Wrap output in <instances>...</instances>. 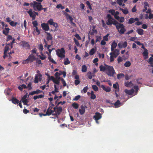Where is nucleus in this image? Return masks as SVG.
I'll list each match as a JSON object with an SVG mask.
<instances>
[{"mask_svg": "<svg viewBox=\"0 0 153 153\" xmlns=\"http://www.w3.org/2000/svg\"><path fill=\"white\" fill-rule=\"evenodd\" d=\"M87 68L86 66L85 65H83L82 66V71L83 72H85L87 71Z\"/></svg>", "mask_w": 153, "mask_h": 153, "instance_id": "nucleus-32", "label": "nucleus"}, {"mask_svg": "<svg viewBox=\"0 0 153 153\" xmlns=\"http://www.w3.org/2000/svg\"><path fill=\"white\" fill-rule=\"evenodd\" d=\"M56 8L58 9L61 8L62 9H63L65 8V7L63 6H62L61 4H58L56 6Z\"/></svg>", "mask_w": 153, "mask_h": 153, "instance_id": "nucleus-48", "label": "nucleus"}, {"mask_svg": "<svg viewBox=\"0 0 153 153\" xmlns=\"http://www.w3.org/2000/svg\"><path fill=\"white\" fill-rule=\"evenodd\" d=\"M117 46V44L116 43L115 41H114L112 44L111 45V51H113L114 49L116 48Z\"/></svg>", "mask_w": 153, "mask_h": 153, "instance_id": "nucleus-16", "label": "nucleus"}, {"mask_svg": "<svg viewBox=\"0 0 153 153\" xmlns=\"http://www.w3.org/2000/svg\"><path fill=\"white\" fill-rule=\"evenodd\" d=\"M149 63H150L153 62V58L152 57H150L149 59L147 61Z\"/></svg>", "mask_w": 153, "mask_h": 153, "instance_id": "nucleus-62", "label": "nucleus"}, {"mask_svg": "<svg viewBox=\"0 0 153 153\" xmlns=\"http://www.w3.org/2000/svg\"><path fill=\"white\" fill-rule=\"evenodd\" d=\"M109 34H107L106 35L103 37V40L104 41H108V37L109 36Z\"/></svg>", "mask_w": 153, "mask_h": 153, "instance_id": "nucleus-54", "label": "nucleus"}, {"mask_svg": "<svg viewBox=\"0 0 153 153\" xmlns=\"http://www.w3.org/2000/svg\"><path fill=\"white\" fill-rule=\"evenodd\" d=\"M121 23H123L125 21V19L123 17H120L119 20H118Z\"/></svg>", "mask_w": 153, "mask_h": 153, "instance_id": "nucleus-51", "label": "nucleus"}, {"mask_svg": "<svg viewBox=\"0 0 153 153\" xmlns=\"http://www.w3.org/2000/svg\"><path fill=\"white\" fill-rule=\"evenodd\" d=\"M88 89V86H85L83 88V89L81 91V92L82 93L83 92L84 93H85L87 92Z\"/></svg>", "mask_w": 153, "mask_h": 153, "instance_id": "nucleus-40", "label": "nucleus"}, {"mask_svg": "<svg viewBox=\"0 0 153 153\" xmlns=\"http://www.w3.org/2000/svg\"><path fill=\"white\" fill-rule=\"evenodd\" d=\"M74 42L75 44L77 46H79L80 44L78 41L76 40L75 38H74Z\"/></svg>", "mask_w": 153, "mask_h": 153, "instance_id": "nucleus-59", "label": "nucleus"}, {"mask_svg": "<svg viewBox=\"0 0 153 153\" xmlns=\"http://www.w3.org/2000/svg\"><path fill=\"white\" fill-rule=\"evenodd\" d=\"M41 54L42 56H41V55L38 56L39 57L40 59H41L42 60L45 59L46 58V56L44 55L42 53H41Z\"/></svg>", "mask_w": 153, "mask_h": 153, "instance_id": "nucleus-29", "label": "nucleus"}, {"mask_svg": "<svg viewBox=\"0 0 153 153\" xmlns=\"http://www.w3.org/2000/svg\"><path fill=\"white\" fill-rule=\"evenodd\" d=\"M131 65V63L129 61L126 62L124 64V65L126 67H129Z\"/></svg>", "mask_w": 153, "mask_h": 153, "instance_id": "nucleus-39", "label": "nucleus"}, {"mask_svg": "<svg viewBox=\"0 0 153 153\" xmlns=\"http://www.w3.org/2000/svg\"><path fill=\"white\" fill-rule=\"evenodd\" d=\"M96 50L94 48H92L91 49L90 51L89 54L90 55H93L95 52Z\"/></svg>", "mask_w": 153, "mask_h": 153, "instance_id": "nucleus-34", "label": "nucleus"}, {"mask_svg": "<svg viewBox=\"0 0 153 153\" xmlns=\"http://www.w3.org/2000/svg\"><path fill=\"white\" fill-rule=\"evenodd\" d=\"M5 30H3V33L4 34H5V35H7L9 32L10 29L8 28H5Z\"/></svg>", "mask_w": 153, "mask_h": 153, "instance_id": "nucleus-27", "label": "nucleus"}, {"mask_svg": "<svg viewBox=\"0 0 153 153\" xmlns=\"http://www.w3.org/2000/svg\"><path fill=\"white\" fill-rule=\"evenodd\" d=\"M31 85L32 83L31 82H30L28 84L27 86V88H28V90H30L32 89V87H31Z\"/></svg>", "mask_w": 153, "mask_h": 153, "instance_id": "nucleus-63", "label": "nucleus"}, {"mask_svg": "<svg viewBox=\"0 0 153 153\" xmlns=\"http://www.w3.org/2000/svg\"><path fill=\"white\" fill-rule=\"evenodd\" d=\"M66 60L65 61L64 64L65 65H67L70 63V62L68 58H67L66 59Z\"/></svg>", "mask_w": 153, "mask_h": 153, "instance_id": "nucleus-52", "label": "nucleus"}, {"mask_svg": "<svg viewBox=\"0 0 153 153\" xmlns=\"http://www.w3.org/2000/svg\"><path fill=\"white\" fill-rule=\"evenodd\" d=\"M10 49V48L9 47L7 46V45L5 46L4 47V53H7V51Z\"/></svg>", "mask_w": 153, "mask_h": 153, "instance_id": "nucleus-53", "label": "nucleus"}, {"mask_svg": "<svg viewBox=\"0 0 153 153\" xmlns=\"http://www.w3.org/2000/svg\"><path fill=\"white\" fill-rule=\"evenodd\" d=\"M34 11H33L32 9H30L28 11L27 13L29 14L30 17L32 18V20H34L36 19V15L34 13Z\"/></svg>", "mask_w": 153, "mask_h": 153, "instance_id": "nucleus-6", "label": "nucleus"}, {"mask_svg": "<svg viewBox=\"0 0 153 153\" xmlns=\"http://www.w3.org/2000/svg\"><path fill=\"white\" fill-rule=\"evenodd\" d=\"M117 87H118V84L117 83L113 85V88L115 89V90H116L117 91H119V88L118 87L117 88Z\"/></svg>", "mask_w": 153, "mask_h": 153, "instance_id": "nucleus-33", "label": "nucleus"}, {"mask_svg": "<svg viewBox=\"0 0 153 153\" xmlns=\"http://www.w3.org/2000/svg\"><path fill=\"white\" fill-rule=\"evenodd\" d=\"M10 25L13 27H15L17 25V22H14L13 21L10 22Z\"/></svg>", "mask_w": 153, "mask_h": 153, "instance_id": "nucleus-45", "label": "nucleus"}, {"mask_svg": "<svg viewBox=\"0 0 153 153\" xmlns=\"http://www.w3.org/2000/svg\"><path fill=\"white\" fill-rule=\"evenodd\" d=\"M39 109L37 108H35L33 109V110L31 111V113L32 114L36 115V112H38Z\"/></svg>", "mask_w": 153, "mask_h": 153, "instance_id": "nucleus-24", "label": "nucleus"}, {"mask_svg": "<svg viewBox=\"0 0 153 153\" xmlns=\"http://www.w3.org/2000/svg\"><path fill=\"white\" fill-rule=\"evenodd\" d=\"M104 66H103L102 65H101L100 66L99 68L100 69V70L101 71H106V69L107 68V66H108V65L105 64H104Z\"/></svg>", "mask_w": 153, "mask_h": 153, "instance_id": "nucleus-15", "label": "nucleus"}, {"mask_svg": "<svg viewBox=\"0 0 153 153\" xmlns=\"http://www.w3.org/2000/svg\"><path fill=\"white\" fill-rule=\"evenodd\" d=\"M125 76V75L123 74H119L117 75V79H120L123 77Z\"/></svg>", "mask_w": 153, "mask_h": 153, "instance_id": "nucleus-28", "label": "nucleus"}, {"mask_svg": "<svg viewBox=\"0 0 153 153\" xmlns=\"http://www.w3.org/2000/svg\"><path fill=\"white\" fill-rule=\"evenodd\" d=\"M51 109V106H49L48 109L46 112H48V113L49 114V115H51L52 113L53 112V110Z\"/></svg>", "mask_w": 153, "mask_h": 153, "instance_id": "nucleus-30", "label": "nucleus"}, {"mask_svg": "<svg viewBox=\"0 0 153 153\" xmlns=\"http://www.w3.org/2000/svg\"><path fill=\"white\" fill-rule=\"evenodd\" d=\"M10 89L9 88H7L5 90L4 93L6 95H10Z\"/></svg>", "mask_w": 153, "mask_h": 153, "instance_id": "nucleus-37", "label": "nucleus"}, {"mask_svg": "<svg viewBox=\"0 0 153 153\" xmlns=\"http://www.w3.org/2000/svg\"><path fill=\"white\" fill-rule=\"evenodd\" d=\"M57 79H55L53 82L56 84L59 85V84L60 79L61 78L60 77H59Z\"/></svg>", "mask_w": 153, "mask_h": 153, "instance_id": "nucleus-31", "label": "nucleus"}, {"mask_svg": "<svg viewBox=\"0 0 153 153\" xmlns=\"http://www.w3.org/2000/svg\"><path fill=\"white\" fill-rule=\"evenodd\" d=\"M72 106L75 109H76L78 108L79 104L77 103L74 102L72 104Z\"/></svg>", "mask_w": 153, "mask_h": 153, "instance_id": "nucleus-42", "label": "nucleus"}, {"mask_svg": "<svg viewBox=\"0 0 153 153\" xmlns=\"http://www.w3.org/2000/svg\"><path fill=\"white\" fill-rule=\"evenodd\" d=\"M62 111V108L61 107H58L56 111L55 114H53V115H54L56 116V117H57L59 115Z\"/></svg>", "mask_w": 153, "mask_h": 153, "instance_id": "nucleus-9", "label": "nucleus"}, {"mask_svg": "<svg viewBox=\"0 0 153 153\" xmlns=\"http://www.w3.org/2000/svg\"><path fill=\"white\" fill-rule=\"evenodd\" d=\"M36 62L37 64H41L42 65V62H41V61L38 59V58H36Z\"/></svg>", "mask_w": 153, "mask_h": 153, "instance_id": "nucleus-57", "label": "nucleus"}, {"mask_svg": "<svg viewBox=\"0 0 153 153\" xmlns=\"http://www.w3.org/2000/svg\"><path fill=\"white\" fill-rule=\"evenodd\" d=\"M11 101L12 103L15 104H18L19 102L17 99L14 97L12 98Z\"/></svg>", "mask_w": 153, "mask_h": 153, "instance_id": "nucleus-20", "label": "nucleus"}, {"mask_svg": "<svg viewBox=\"0 0 153 153\" xmlns=\"http://www.w3.org/2000/svg\"><path fill=\"white\" fill-rule=\"evenodd\" d=\"M80 97L81 96L80 95H78L76 96L73 100L74 101H77L80 98Z\"/></svg>", "mask_w": 153, "mask_h": 153, "instance_id": "nucleus-56", "label": "nucleus"}, {"mask_svg": "<svg viewBox=\"0 0 153 153\" xmlns=\"http://www.w3.org/2000/svg\"><path fill=\"white\" fill-rule=\"evenodd\" d=\"M48 22L50 25H53V23L54 22H53V19H49V20L48 21Z\"/></svg>", "mask_w": 153, "mask_h": 153, "instance_id": "nucleus-58", "label": "nucleus"}, {"mask_svg": "<svg viewBox=\"0 0 153 153\" xmlns=\"http://www.w3.org/2000/svg\"><path fill=\"white\" fill-rule=\"evenodd\" d=\"M35 56L32 55H30L26 59V60H28L29 62H32L33 61L36 60Z\"/></svg>", "mask_w": 153, "mask_h": 153, "instance_id": "nucleus-10", "label": "nucleus"}, {"mask_svg": "<svg viewBox=\"0 0 153 153\" xmlns=\"http://www.w3.org/2000/svg\"><path fill=\"white\" fill-rule=\"evenodd\" d=\"M41 27L43 30L45 31H48L49 30V27L47 24L45 23L41 24Z\"/></svg>", "mask_w": 153, "mask_h": 153, "instance_id": "nucleus-12", "label": "nucleus"}, {"mask_svg": "<svg viewBox=\"0 0 153 153\" xmlns=\"http://www.w3.org/2000/svg\"><path fill=\"white\" fill-rule=\"evenodd\" d=\"M101 87L102 88L103 90L107 92H110L111 91V88L109 86H105L103 85H102Z\"/></svg>", "mask_w": 153, "mask_h": 153, "instance_id": "nucleus-11", "label": "nucleus"}, {"mask_svg": "<svg viewBox=\"0 0 153 153\" xmlns=\"http://www.w3.org/2000/svg\"><path fill=\"white\" fill-rule=\"evenodd\" d=\"M23 103L25 105H27V103L28 102V101L27 100H22Z\"/></svg>", "mask_w": 153, "mask_h": 153, "instance_id": "nucleus-61", "label": "nucleus"}, {"mask_svg": "<svg viewBox=\"0 0 153 153\" xmlns=\"http://www.w3.org/2000/svg\"><path fill=\"white\" fill-rule=\"evenodd\" d=\"M56 55L58 56L62 59L65 57V51L64 48H62L60 49H58L56 51Z\"/></svg>", "mask_w": 153, "mask_h": 153, "instance_id": "nucleus-4", "label": "nucleus"}, {"mask_svg": "<svg viewBox=\"0 0 153 153\" xmlns=\"http://www.w3.org/2000/svg\"><path fill=\"white\" fill-rule=\"evenodd\" d=\"M101 114L99 112H96L95 113V115L94 116V118L95 120L96 123H98V120L100 119L102 117Z\"/></svg>", "mask_w": 153, "mask_h": 153, "instance_id": "nucleus-8", "label": "nucleus"}, {"mask_svg": "<svg viewBox=\"0 0 153 153\" xmlns=\"http://www.w3.org/2000/svg\"><path fill=\"white\" fill-rule=\"evenodd\" d=\"M120 10H121L125 14H127L128 13V11L127 9H124L123 8H120Z\"/></svg>", "mask_w": 153, "mask_h": 153, "instance_id": "nucleus-35", "label": "nucleus"}, {"mask_svg": "<svg viewBox=\"0 0 153 153\" xmlns=\"http://www.w3.org/2000/svg\"><path fill=\"white\" fill-rule=\"evenodd\" d=\"M121 104V103L119 100H117V101L114 103V105L115 107L116 108L119 107L120 106V105Z\"/></svg>", "mask_w": 153, "mask_h": 153, "instance_id": "nucleus-25", "label": "nucleus"}, {"mask_svg": "<svg viewBox=\"0 0 153 153\" xmlns=\"http://www.w3.org/2000/svg\"><path fill=\"white\" fill-rule=\"evenodd\" d=\"M148 54L149 53L148 51V50L147 49H145L142 53L143 56H145L144 59H147L148 58Z\"/></svg>", "mask_w": 153, "mask_h": 153, "instance_id": "nucleus-18", "label": "nucleus"}, {"mask_svg": "<svg viewBox=\"0 0 153 153\" xmlns=\"http://www.w3.org/2000/svg\"><path fill=\"white\" fill-rule=\"evenodd\" d=\"M44 97V95L40 94L38 95L35 96L33 97V99L36 100L38 99L42 98Z\"/></svg>", "mask_w": 153, "mask_h": 153, "instance_id": "nucleus-26", "label": "nucleus"}, {"mask_svg": "<svg viewBox=\"0 0 153 153\" xmlns=\"http://www.w3.org/2000/svg\"><path fill=\"white\" fill-rule=\"evenodd\" d=\"M32 24L33 25V27H37V26L38 25V23L37 22V21L36 20H35L33 22Z\"/></svg>", "mask_w": 153, "mask_h": 153, "instance_id": "nucleus-49", "label": "nucleus"}, {"mask_svg": "<svg viewBox=\"0 0 153 153\" xmlns=\"http://www.w3.org/2000/svg\"><path fill=\"white\" fill-rule=\"evenodd\" d=\"M42 75L40 73H38L37 74H36L34 82L35 83H37L39 81H41L42 79Z\"/></svg>", "mask_w": 153, "mask_h": 153, "instance_id": "nucleus-5", "label": "nucleus"}, {"mask_svg": "<svg viewBox=\"0 0 153 153\" xmlns=\"http://www.w3.org/2000/svg\"><path fill=\"white\" fill-rule=\"evenodd\" d=\"M144 8L145 9L147 10V7H149V5L148 3L147 2H144Z\"/></svg>", "mask_w": 153, "mask_h": 153, "instance_id": "nucleus-41", "label": "nucleus"}, {"mask_svg": "<svg viewBox=\"0 0 153 153\" xmlns=\"http://www.w3.org/2000/svg\"><path fill=\"white\" fill-rule=\"evenodd\" d=\"M106 24L108 25H110L112 24L114 25L120 34H123L126 31L123 24L122 23H119L114 19L113 20L108 19Z\"/></svg>", "mask_w": 153, "mask_h": 153, "instance_id": "nucleus-1", "label": "nucleus"}, {"mask_svg": "<svg viewBox=\"0 0 153 153\" xmlns=\"http://www.w3.org/2000/svg\"><path fill=\"white\" fill-rule=\"evenodd\" d=\"M91 98L92 99H94L96 97V96L95 94H94V92L93 91H91Z\"/></svg>", "mask_w": 153, "mask_h": 153, "instance_id": "nucleus-36", "label": "nucleus"}, {"mask_svg": "<svg viewBox=\"0 0 153 153\" xmlns=\"http://www.w3.org/2000/svg\"><path fill=\"white\" fill-rule=\"evenodd\" d=\"M124 91L126 93L129 95H131L134 93V90L133 89H132L130 90L126 89Z\"/></svg>", "mask_w": 153, "mask_h": 153, "instance_id": "nucleus-19", "label": "nucleus"}, {"mask_svg": "<svg viewBox=\"0 0 153 153\" xmlns=\"http://www.w3.org/2000/svg\"><path fill=\"white\" fill-rule=\"evenodd\" d=\"M61 80L63 86H65L66 85V83L64 80L62 78H61Z\"/></svg>", "mask_w": 153, "mask_h": 153, "instance_id": "nucleus-55", "label": "nucleus"}, {"mask_svg": "<svg viewBox=\"0 0 153 153\" xmlns=\"http://www.w3.org/2000/svg\"><path fill=\"white\" fill-rule=\"evenodd\" d=\"M87 108L86 105H82L80 106V108L79 110V111L81 115L84 114L85 112V109Z\"/></svg>", "mask_w": 153, "mask_h": 153, "instance_id": "nucleus-7", "label": "nucleus"}, {"mask_svg": "<svg viewBox=\"0 0 153 153\" xmlns=\"http://www.w3.org/2000/svg\"><path fill=\"white\" fill-rule=\"evenodd\" d=\"M110 62H112L114 60V55H113L111 53H110Z\"/></svg>", "mask_w": 153, "mask_h": 153, "instance_id": "nucleus-38", "label": "nucleus"}, {"mask_svg": "<svg viewBox=\"0 0 153 153\" xmlns=\"http://www.w3.org/2000/svg\"><path fill=\"white\" fill-rule=\"evenodd\" d=\"M45 33L47 34V36L46 37V39L48 41L50 40H52L53 37L49 33L46 32Z\"/></svg>", "mask_w": 153, "mask_h": 153, "instance_id": "nucleus-21", "label": "nucleus"}, {"mask_svg": "<svg viewBox=\"0 0 153 153\" xmlns=\"http://www.w3.org/2000/svg\"><path fill=\"white\" fill-rule=\"evenodd\" d=\"M125 85L126 87H131L133 86L134 85L131 81H130V82H126L125 83Z\"/></svg>", "mask_w": 153, "mask_h": 153, "instance_id": "nucleus-22", "label": "nucleus"}, {"mask_svg": "<svg viewBox=\"0 0 153 153\" xmlns=\"http://www.w3.org/2000/svg\"><path fill=\"white\" fill-rule=\"evenodd\" d=\"M108 12L109 13H111L112 15H114L115 13V10H114L113 9H111L109 10H108Z\"/></svg>", "mask_w": 153, "mask_h": 153, "instance_id": "nucleus-50", "label": "nucleus"}, {"mask_svg": "<svg viewBox=\"0 0 153 153\" xmlns=\"http://www.w3.org/2000/svg\"><path fill=\"white\" fill-rule=\"evenodd\" d=\"M43 92V91H42L37 89L36 91H34L30 93L29 94V96L30 95H33L35 94H39Z\"/></svg>", "mask_w": 153, "mask_h": 153, "instance_id": "nucleus-13", "label": "nucleus"}, {"mask_svg": "<svg viewBox=\"0 0 153 153\" xmlns=\"http://www.w3.org/2000/svg\"><path fill=\"white\" fill-rule=\"evenodd\" d=\"M92 89L95 91H97L98 90V88L96 85H92Z\"/></svg>", "mask_w": 153, "mask_h": 153, "instance_id": "nucleus-44", "label": "nucleus"}, {"mask_svg": "<svg viewBox=\"0 0 153 153\" xmlns=\"http://www.w3.org/2000/svg\"><path fill=\"white\" fill-rule=\"evenodd\" d=\"M136 31L137 33L139 35H141L143 34L144 30L142 29H137L136 30Z\"/></svg>", "mask_w": 153, "mask_h": 153, "instance_id": "nucleus-23", "label": "nucleus"}, {"mask_svg": "<svg viewBox=\"0 0 153 153\" xmlns=\"http://www.w3.org/2000/svg\"><path fill=\"white\" fill-rule=\"evenodd\" d=\"M107 66L106 74L109 76H114L115 74V71L113 67L109 65Z\"/></svg>", "mask_w": 153, "mask_h": 153, "instance_id": "nucleus-3", "label": "nucleus"}, {"mask_svg": "<svg viewBox=\"0 0 153 153\" xmlns=\"http://www.w3.org/2000/svg\"><path fill=\"white\" fill-rule=\"evenodd\" d=\"M22 45L23 47L27 48V49H29L30 48V45L29 44L28 42H26L25 41H22Z\"/></svg>", "mask_w": 153, "mask_h": 153, "instance_id": "nucleus-17", "label": "nucleus"}, {"mask_svg": "<svg viewBox=\"0 0 153 153\" xmlns=\"http://www.w3.org/2000/svg\"><path fill=\"white\" fill-rule=\"evenodd\" d=\"M59 74H61V75H63V76L65 77L66 76V73L65 71H59Z\"/></svg>", "mask_w": 153, "mask_h": 153, "instance_id": "nucleus-46", "label": "nucleus"}, {"mask_svg": "<svg viewBox=\"0 0 153 153\" xmlns=\"http://www.w3.org/2000/svg\"><path fill=\"white\" fill-rule=\"evenodd\" d=\"M31 7H33L35 11H41V8L42 7V5L41 3L38 2L36 1H33L30 4Z\"/></svg>", "mask_w": 153, "mask_h": 153, "instance_id": "nucleus-2", "label": "nucleus"}, {"mask_svg": "<svg viewBox=\"0 0 153 153\" xmlns=\"http://www.w3.org/2000/svg\"><path fill=\"white\" fill-rule=\"evenodd\" d=\"M88 77L89 79H91L92 78V73L91 72H89L87 74Z\"/></svg>", "mask_w": 153, "mask_h": 153, "instance_id": "nucleus-47", "label": "nucleus"}, {"mask_svg": "<svg viewBox=\"0 0 153 153\" xmlns=\"http://www.w3.org/2000/svg\"><path fill=\"white\" fill-rule=\"evenodd\" d=\"M39 49L41 51H42L43 49V46L42 44H40L39 45Z\"/></svg>", "mask_w": 153, "mask_h": 153, "instance_id": "nucleus-64", "label": "nucleus"}, {"mask_svg": "<svg viewBox=\"0 0 153 153\" xmlns=\"http://www.w3.org/2000/svg\"><path fill=\"white\" fill-rule=\"evenodd\" d=\"M134 22H135L134 18H131L129 19L128 23L129 24H132Z\"/></svg>", "mask_w": 153, "mask_h": 153, "instance_id": "nucleus-43", "label": "nucleus"}, {"mask_svg": "<svg viewBox=\"0 0 153 153\" xmlns=\"http://www.w3.org/2000/svg\"><path fill=\"white\" fill-rule=\"evenodd\" d=\"M119 51H120L119 50L116 49L115 50H114L113 51H112V52L110 53H111L112 54L114 55V58H116L119 54Z\"/></svg>", "mask_w": 153, "mask_h": 153, "instance_id": "nucleus-14", "label": "nucleus"}, {"mask_svg": "<svg viewBox=\"0 0 153 153\" xmlns=\"http://www.w3.org/2000/svg\"><path fill=\"white\" fill-rule=\"evenodd\" d=\"M67 16H68V19H69L71 22H72L73 21V19L71 16L69 15L68 14L66 13V15Z\"/></svg>", "mask_w": 153, "mask_h": 153, "instance_id": "nucleus-60", "label": "nucleus"}]
</instances>
